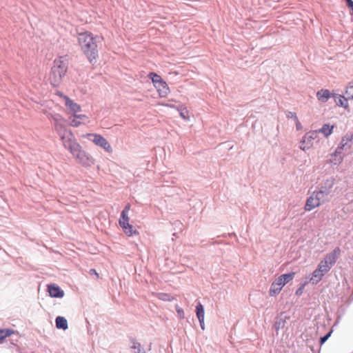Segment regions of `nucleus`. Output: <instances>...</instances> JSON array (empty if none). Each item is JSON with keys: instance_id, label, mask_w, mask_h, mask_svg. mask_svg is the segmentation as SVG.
I'll use <instances>...</instances> for the list:
<instances>
[{"instance_id": "79ce46f5", "label": "nucleus", "mask_w": 353, "mask_h": 353, "mask_svg": "<svg viewBox=\"0 0 353 353\" xmlns=\"http://www.w3.org/2000/svg\"><path fill=\"white\" fill-rule=\"evenodd\" d=\"M300 148H301V149H302V150H305V146H302V145H301Z\"/></svg>"}, {"instance_id": "5701e85b", "label": "nucleus", "mask_w": 353, "mask_h": 353, "mask_svg": "<svg viewBox=\"0 0 353 353\" xmlns=\"http://www.w3.org/2000/svg\"><path fill=\"white\" fill-rule=\"evenodd\" d=\"M196 314L198 319H201V318H204L205 311L203 305L199 302L196 306Z\"/></svg>"}, {"instance_id": "2eb2a0df", "label": "nucleus", "mask_w": 353, "mask_h": 353, "mask_svg": "<svg viewBox=\"0 0 353 353\" xmlns=\"http://www.w3.org/2000/svg\"><path fill=\"white\" fill-rule=\"evenodd\" d=\"M55 323L58 329L65 330L68 327V321L63 316H58L55 319Z\"/></svg>"}, {"instance_id": "6e6552de", "label": "nucleus", "mask_w": 353, "mask_h": 353, "mask_svg": "<svg viewBox=\"0 0 353 353\" xmlns=\"http://www.w3.org/2000/svg\"><path fill=\"white\" fill-rule=\"evenodd\" d=\"M283 286L284 285L282 283L281 278H279V276L271 285L269 291L270 296H274L278 294Z\"/></svg>"}, {"instance_id": "393cba45", "label": "nucleus", "mask_w": 353, "mask_h": 353, "mask_svg": "<svg viewBox=\"0 0 353 353\" xmlns=\"http://www.w3.org/2000/svg\"><path fill=\"white\" fill-rule=\"evenodd\" d=\"M345 94L348 99H353V81L347 86Z\"/></svg>"}, {"instance_id": "e433bc0d", "label": "nucleus", "mask_w": 353, "mask_h": 353, "mask_svg": "<svg viewBox=\"0 0 353 353\" xmlns=\"http://www.w3.org/2000/svg\"><path fill=\"white\" fill-rule=\"evenodd\" d=\"M80 124L79 121H77L76 119H73L72 121L71 125L74 127H78Z\"/></svg>"}, {"instance_id": "a211bd4d", "label": "nucleus", "mask_w": 353, "mask_h": 353, "mask_svg": "<svg viewBox=\"0 0 353 353\" xmlns=\"http://www.w3.org/2000/svg\"><path fill=\"white\" fill-rule=\"evenodd\" d=\"M334 125H330V124H324L322 128L319 130V132L322 133L325 137H327L332 132Z\"/></svg>"}, {"instance_id": "f704fd0d", "label": "nucleus", "mask_w": 353, "mask_h": 353, "mask_svg": "<svg viewBox=\"0 0 353 353\" xmlns=\"http://www.w3.org/2000/svg\"><path fill=\"white\" fill-rule=\"evenodd\" d=\"M287 117L288 118H291V119H294V121L299 123L298 117H296V115L294 112H288Z\"/></svg>"}, {"instance_id": "473e14b6", "label": "nucleus", "mask_w": 353, "mask_h": 353, "mask_svg": "<svg viewBox=\"0 0 353 353\" xmlns=\"http://www.w3.org/2000/svg\"><path fill=\"white\" fill-rule=\"evenodd\" d=\"M305 285H306V282L301 284L299 288L296 290L295 294L296 296H299L303 294Z\"/></svg>"}, {"instance_id": "ea45409f", "label": "nucleus", "mask_w": 353, "mask_h": 353, "mask_svg": "<svg viewBox=\"0 0 353 353\" xmlns=\"http://www.w3.org/2000/svg\"><path fill=\"white\" fill-rule=\"evenodd\" d=\"M185 112H183V111H181V112H180V115H181V117H183V119H185V118H186V117H185Z\"/></svg>"}, {"instance_id": "58836bf2", "label": "nucleus", "mask_w": 353, "mask_h": 353, "mask_svg": "<svg viewBox=\"0 0 353 353\" xmlns=\"http://www.w3.org/2000/svg\"><path fill=\"white\" fill-rule=\"evenodd\" d=\"M90 274H94L96 275H98V274L97 273V272H96V270L94 269H91L90 270Z\"/></svg>"}, {"instance_id": "c85d7f7f", "label": "nucleus", "mask_w": 353, "mask_h": 353, "mask_svg": "<svg viewBox=\"0 0 353 353\" xmlns=\"http://www.w3.org/2000/svg\"><path fill=\"white\" fill-rule=\"evenodd\" d=\"M158 298L160 300L164 301H171V296L169 294L166 293H159L158 294Z\"/></svg>"}, {"instance_id": "c756f323", "label": "nucleus", "mask_w": 353, "mask_h": 353, "mask_svg": "<svg viewBox=\"0 0 353 353\" xmlns=\"http://www.w3.org/2000/svg\"><path fill=\"white\" fill-rule=\"evenodd\" d=\"M332 333V331L331 330L329 332H327V334H325L324 336H323L320 338L319 343H320L321 345H322L327 341V340L330 337Z\"/></svg>"}, {"instance_id": "2f4dec72", "label": "nucleus", "mask_w": 353, "mask_h": 353, "mask_svg": "<svg viewBox=\"0 0 353 353\" xmlns=\"http://www.w3.org/2000/svg\"><path fill=\"white\" fill-rule=\"evenodd\" d=\"M285 324V321L281 319L279 320H276L274 324V327L275 330H279L281 327H283Z\"/></svg>"}, {"instance_id": "412c9836", "label": "nucleus", "mask_w": 353, "mask_h": 353, "mask_svg": "<svg viewBox=\"0 0 353 353\" xmlns=\"http://www.w3.org/2000/svg\"><path fill=\"white\" fill-rule=\"evenodd\" d=\"M295 273L292 272L287 274H283L279 276V278H281L282 283L283 285L287 284L288 282L292 281L294 277Z\"/></svg>"}, {"instance_id": "ddd939ff", "label": "nucleus", "mask_w": 353, "mask_h": 353, "mask_svg": "<svg viewBox=\"0 0 353 353\" xmlns=\"http://www.w3.org/2000/svg\"><path fill=\"white\" fill-rule=\"evenodd\" d=\"M130 348L134 350L133 353H145L144 348L140 343L137 342L134 338H130Z\"/></svg>"}, {"instance_id": "9d476101", "label": "nucleus", "mask_w": 353, "mask_h": 353, "mask_svg": "<svg viewBox=\"0 0 353 353\" xmlns=\"http://www.w3.org/2000/svg\"><path fill=\"white\" fill-rule=\"evenodd\" d=\"M154 87L157 89V91L161 97H165L170 92L169 87L166 82L163 80L160 81V83H157V85H154Z\"/></svg>"}, {"instance_id": "f3484780", "label": "nucleus", "mask_w": 353, "mask_h": 353, "mask_svg": "<svg viewBox=\"0 0 353 353\" xmlns=\"http://www.w3.org/2000/svg\"><path fill=\"white\" fill-rule=\"evenodd\" d=\"M349 141H351V140L349 139L348 138H343L339 145L335 150L334 155L337 156L338 154H341L342 150L346 149L347 148H349L350 147V145H348Z\"/></svg>"}, {"instance_id": "6ab92c4d", "label": "nucleus", "mask_w": 353, "mask_h": 353, "mask_svg": "<svg viewBox=\"0 0 353 353\" xmlns=\"http://www.w3.org/2000/svg\"><path fill=\"white\" fill-rule=\"evenodd\" d=\"M332 267V266L331 265L327 263L326 261H324L323 260H322L318 265L317 268L319 270H321V272L325 274L327 272H328L330 271V270L331 269Z\"/></svg>"}, {"instance_id": "f257e3e1", "label": "nucleus", "mask_w": 353, "mask_h": 353, "mask_svg": "<svg viewBox=\"0 0 353 353\" xmlns=\"http://www.w3.org/2000/svg\"><path fill=\"white\" fill-rule=\"evenodd\" d=\"M101 38L94 36L90 32H83L78 34V41L84 55L89 62L94 65L99 57V43Z\"/></svg>"}, {"instance_id": "4c0bfd02", "label": "nucleus", "mask_w": 353, "mask_h": 353, "mask_svg": "<svg viewBox=\"0 0 353 353\" xmlns=\"http://www.w3.org/2000/svg\"><path fill=\"white\" fill-rule=\"evenodd\" d=\"M74 117L77 118V119H83V118H85V115L84 114H74Z\"/></svg>"}, {"instance_id": "bb28decb", "label": "nucleus", "mask_w": 353, "mask_h": 353, "mask_svg": "<svg viewBox=\"0 0 353 353\" xmlns=\"http://www.w3.org/2000/svg\"><path fill=\"white\" fill-rule=\"evenodd\" d=\"M130 209V204L128 203L121 213L120 219H128V213Z\"/></svg>"}, {"instance_id": "423d86ee", "label": "nucleus", "mask_w": 353, "mask_h": 353, "mask_svg": "<svg viewBox=\"0 0 353 353\" xmlns=\"http://www.w3.org/2000/svg\"><path fill=\"white\" fill-rule=\"evenodd\" d=\"M48 292L51 297L62 298L64 296V292L59 286L56 284H50L48 285Z\"/></svg>"}, {"instance_id": "b1692460", "label": "nucleus", "mask_w": 353, "mask_h": 353, "mask_svg": "<svg viewBox=\"0 0 353 353\" xmlns=\"http://www.w3.org/2000/svg\"><path fill=\"white\" fill-rule=\"evenodd\" d=\"M148 77L152 80L154 85L160 83V81L163 80V79L159 74L153 72L148 74Z\"/></svg>"}, {"instance_id": "7ed1b4c3", "label": "nucleus", "mask_w": 353, "mask_h": 353, "mask_svg": "<svg viewBox=\"0 0 353 353\" xmlns=\"http://www.w3.org/2000/svg\"><path fill=\"white\" fill-rule=\"evenodd\" d=\"M64 147L70 150L71 154L75 157L80 163L83 165H88L90 158L86 154L85 151L81 150V145L75 141L70 138L65 139V137H62Z\"/></svg>"}, {"instance_id": "cd10ccee", "label": "nucleus", "mask_w": 353, "mask_h": 353, "mask_svg": "<svg viewBox=\"0 0 353 353\" xmlns=\"http://www.w3.org/2000/svg\"><path fill=\"white\" fill-rule=\"evenodd\" d=\"M334 184V179L333 178H330L324 182V184L323 185L331 191V189L332 188Z\"/></svg>"}, {"instance_id": "4be33fe9", "label": "nucleus", "mask_w": 353, "mask_h": 353, "mask_svg": "<svg viewBox=\"0 0 353 353\" xmlns=\"http://www.w3.org/2000/svg\"><path fill=\"white\" fill-rule=\"evenodd\" d=\"M14 331L11 329L0 330V343H2L6 338L10 336Z\"/></svg>"}, {"instance_id": "39448f33", "label": "nucleus", "mask_w": 353, "mask_h": 353, "mask_svg": "<svg viewBox=\"0 0 353 353\" xmlns=\"http://www.w3.org/2000/svg\"><path fill=\"white\" fill-rule=\"evenodd\" d=\"M88 139L92 141L95 145L103 148L106 152H112V147L108 141L101 135L98 134H88Z\"/></svg>"}, {"instance_id": "1a4fd4ad", "label": "nucleus", "mask_w": 353, "mask_h": 353, "mask_svg": "<svg viewBox=\"0 0 353 353\" xmlns=\"http://www.w3.org/2000/svg\"><path fill=\"white\" fill-rule=\"evenodd\" d=\"M341 253V250L339 247L335 248L332 252L327 254L324 258L323 261L332 266L336 263L338 256Z\"/></svg>"}, {"instance_id": "f8f14e48", "label": "nucleus", "mask_w": 353, "mask_h": 353, "mask_svg": "<svg viewBox=\"0 0 353 353\" xmlns=\"http://www.w3.org/2000/svg\"><path fill=\"white\" fill-rule=\"evenodd\" d=\"M332 98L337 105L346 108L348 105L347 101L348 99L347 97L342 96L339 94H332Z\"/></svg>"}, {"instance_id": "0eeeda50", "label": "nucleus", "mask_w": 353, "mask_h": 353, "mask_svg": "<svg viewBox=\"0 0 353 353\" xmlns=\"http://www.w3.org/2000/svg\"><path fill=\"white\" fill-rule=\"evenodd\" d=\"M119 225L122 228L124 232L129 236H132L136 232L133 226L129 223L128 219H119Z\"/></svg>"}, {"instance_id": "7c9ffc66", "label": "nucleus", "mask_w": 353, "mask_h": 353, "mask_svg": "<svg viewBox=\"0 0 353 353\" xmlns=\"http://www.w3.org/2000/svg\"><path fill=\"white\" fill-rule=\"evenodd\" d=\"M314 132H312L310 134H305L303 137L302 144H303L306 141L309 142V141L313 140L314 139Z\"/></svg>"}, {"instance_id": "dca6fc26", "label": "nucleus", "mask_w": 353, "mask_h": 353, "mask_svg": "<svg viewBox=\"0 0 353 353\" xmlns=\"http://www.w3.org/2000/svg\"><path fill=\"white\" fill-rule=\"evenodd\" d=\"M321 270H319L318 268H316L312 274V277L310 278V282L313 285H316L323 278V276L325 275L322 272H321Z\"/></svg>"}, {"instance_id": "4468645a", "label": "nucleus", "mask_w": 353, "mask_h": 353, "mask_svg": "<svg viewBox=\"0 0 353 353\" xmlns=\"http://www.w3.org/2000/svg\"><path fill=\"white\" fill-rule=\"evenodd\" d=\"M65 105L70 108L71 111H72L74 113H77L78 112L81 111V106L74 103L72 100H71L70 98L65 97Z\"/></svg>"}, {"instance_id": "a878e982", "label": "nucleus", "mask_w": 353, "mask_h": 353, "mask_svg": "<svg viewBox=\"0 0 353 353\" xmlns=\"http://www.w3.org/2000/svg\"><path fill=\"white\" fill-rule=\"evenodd\" d=\"M317 192H321V196L327 200L328 195L330 194L331 191L327 188H325V186L321 185L320 190L316 191Z\"/></svg>"}, {"instance_id": "c9c22d12", "label": "nucleus", "mask_w": 353, "mask_h": 353, "mask_svg": "<svg viewBox=\"0 0 353 353\" xmlns=\"http://www.w3.org/2000/svg\"><path fill=\"white\" fill-rule=\"evenodd\" d=\"M199 321L200 323L201 328L202 330H204L205 329L204 318H201V319H199Z\"/></svg>"}, {"instance_id": "a19ab883", "label": "nucleus", "mask_w": 353, "mask_h": 353, "mask_svg": "<svg viewBox=\"0 0 353 353\" xmlns=\"http://www.w3.org/2000/svg\"><path fill=\"white\" fill-rule=\"evenodd\" d=\"M296 129H297V130H299V128H299L300 123H299H299L296 122Z\"/></svg>"}, {"instance_id": "20e7f679", "label": "nucleus", "mask_w": 353, "mask_h": 353, "mask_svg": "<svg viewBox=\"0 0 353 353\" xmlns=\"http://www.w3.org/2000/svg\"><path fill=\"white\" fill-rule=\"evenodd\" d=\"M325 201L326 199L321 196V192L314 191L307 199L306 203L305 205V210L311 211L314 208L319 206L321 203H323Z\"/></svg>"}, {"instance_id": "72a5a7b5", "label": "nucleus", "mask_w": 353, "mask_h": 353, "mask_svg": "<svg viewBox=\"0 0 353 353\" xmlns=\"http://www.w3.org/2000/svg\"><path fill=\"white\" fill-rule=\"evenodd\" d=\"M176 311L177 312V314H178V316L180 318V319H183L184 318V312H183V310L179 307H176Z\"/></svg>"}, {"instance_id": "f03ea898", "label": "nucleus", "mask_w": 353, "mask_h": 353, "mask_svg": "<svg viewBox=\"0 0 353 353\" xmlns=\"http://www.w3.org/2000/svg\"><path fill=\"white\" fill-rule=\"evenodd\" d=\"M68 70V62L62 57L54 61L53 66L51 68L49 79L54 87H57L62 82Z\"/></svg>"}, {"instance_id": "9b49d317", "label": "nucleus", "mask_w": 353, "mask_h": 353, "mask_svg": "<svg viewBox=\"0 0 353 353\" xmlns=\"http://www.w3.org/2000/svg\"><path fill=\"white\" fill-rule=\"evenodd\" d=\"M316 97L319 101L325 103L327 101L330 97H332V94L327 89H321L317 92Z\"/></svg>"}, {"instance_id": "aec40b11", "label": "nucleus", "mask_w": 353, "mask_h": 353, "mask_svg": "<svg viewBox=\"0 0 353 353\" xmlns=\"http://www.w3.org/2000/svg\"><path fill=\"white\" fill-rule=\"evenodd\" d=\"M332 267V266L331 265L327 263L326 261H324L323 260H322L318 265L317 268L319 270H321V272L325 274L327 272H328L330 271V270L331 269Z\"/></svg>"}]
</instances>
